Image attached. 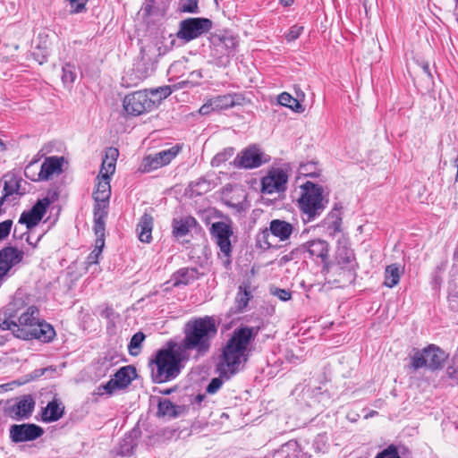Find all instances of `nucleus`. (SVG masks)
<instances>
[{"instance_id": "nucleus-1", "label": "nucleus", "mask_w": 458, "mask_h": 458, "mask_svg": "<svg viewBox=\"0 0 458 458\" xmlns=\"http://www.w3.org/2000/svg\"><path fill=\"white\" fill-rule=\"evenodd\" d=\"M23 294L19 288L13 301L7 306L6 310L10 315L2 322L1 327L12 331L15 337L22 340L38 339L44 343L50 342L55 335V329L50 324L39 318V310L36 306H30L15 319L16 315L13 312L16 306L25 304L22 301Z\"/></svg>"}, {"instance_id": "nucleus-2", "label": "nucleus", "mask_w": 458, "mask_h": 458, "mask_svg": "<svg viewBox=\"0 0 458 458\" xmlns=\"http://www.w3.org/2000/svg\"><path fill=\"white\" fill-rule=\"evenodd\" d=\"M184 337L181 342V351H195L197 357L209 352L212 342L217 335L214 318L205 316L189 320L184 327Z\"/></svg>"}, {"instance_id": "nucleus-3", "label": "nucleus", "mask_w": 458, "mask_h": 458, "mask_svg": "<svg viewBox=\"0 0 458 458\" xmlns=\"http://www.w3.org/2000/svg\"><path fill=\"white\" fill-rule=\"evenodd\" d=\"M253 329L241 327L235 329L223 349L222 361L219 364L220 376L229 379L240 369L242 359L252 338Z\"/></svg>"}, {"instance_id": "nucleus-4", "label": "nucleus", "mask_w": 458, "mask_h": 458, "mask_svg": "<svg viewBox=\"0 0 458 458\" xmlns=\"http://www.w3.org/2000/svg\"><path fill=\"white\" fill-rule=\"evenodd\" d=\"M180 350L176 343L169 341L165 348L156 352L155 359L149 362L153 382H168L180 374L182 362Z\"/></svg>"}, {"instance_id": "nucleus-5", "label": "nucleus", "mask_w": 458, "mask_h": 458, "mask_svg": "<svg viewBox=\"0 0 458 458\" xmlns=\"http://www.w3.org/2000/svg\"><path fill=\"white\" fill-rule=\"evenodd\" d=\"M323 188L312 182H306L300 186L297 205L304 223L314 221L327 208Z\"/></svg>"}, {"instance_id": "nucleus-6", "label": "nucleus", "mask_w": 458, "mask_h": 458, "mask_svg": "<svg viewBox=\"0 0 458 458\" xmlns=\"http://www.w3.org/2000/svg\"><path fill=\"white\" fill-rule=\"evenodd\" d=\"M118 157L119 151L116 148L110 147L106 149L99 174L97 176L96 190L93 192L94 208H107L108 207L111 196L110 181L115 172Z\"/></svg>"}, {"instance_id": "nucleus-7", "label": "nucleus", "mask_w": 458, "mask_h": 458, "mask_svg": "<svg viewBox=\"0 0 458 458\" xmlns=\"http://www.w3.org/2000/svg\"><path fill=\"white\" fill-rule=\"evenodd\" d=\"M157 102L151 98L148 89H140L125 95L123 109L127 116L136 117L152 112Z\"/></svg>"}, {"instance_id": "nucleus-8", "label": "nucleus", "mask_w": 458, "mask_h": 458, "mask_svg": "<svg viewBox=\"0 0 458 458\" xmlns=\"http://www.w3.org/2000/svg\"><path fill=\"white\" fill-rule=\"evenodd\" d=\"M447 356L439 347L430 344L422 350H414L411 356L410 367L414 370L428 368L431 370L443 367Z\"/></svg>"}, {"instance_id": "nucleus-9", "label": "nucleus", "mask_w": 458, "mask_h": 458, "mask_svg": "<svg viewBox=\"0 0 458 458\" xmlns=\"http://www.w3.org/2000/svg\"><path fill=\"white\" fill-rule=\"evenodd\" d=\"M210 234L219 248L218 256L223 259L225 265L231 263L232 243L230 238L233 234L231 225L218 221L212 224Z\"/></svg>"}, {"instance_id": "nucleus-10", "label": "nucleus", "mask_w": 458, "mask_h": 458, "mask_svg": "<svg viewBox=\"0 0 458 458\" xmlns=\"http://www.w3.org/2000/svg\"><path fill=\"white\" fill-rule=\"evenodd\" d=\"M212 25V21L208 18H188L180 22L177 37L191 41L208 32Z\"/></svg>"}, {"instance_id": "nucleus-11", "label": "nucleus", "mask_w": 458, "mask_h": 458, "mask_svg": "<svg viewBox=\"0 0 458 458\" xmlns=\"http://www.w3.org/2000/svg\"><path fill=\"white\" fill-rule=\"evenodd\" d=\"M182 146L176 144L168 149H165L154 155L146 156L141 163L140 170L143 173L159 169L169 165L181 152Z\"/></svg>"}, {"instance_id": "nucleus-12", "label": "nucleus", "mask_w": 458, "mask_h": 458, "mask_svg": "<svg viewBox=\"0 0 458 458\" xmlns=\"http://www.w3.org/2000/svg\"><path fill=\"white\" fill-rule=\"evenodd\" d=\"M135 377V368L132 366H124L121 368L108 382L98 386V394H102L106 393L112 394L116 389H124L131 383Z\"/></svg>"}, {"instance_id": "nucleus-13", "label": "nucleus", "mask_w": 458, "mask_h": 458, "mask_svg": "<svg viewBox=\"0 0 458 458\" xmlns=\"http://www.w3.org/2000/svg\"><path fill=\"white\" fill-rule=\"evenodd\" d=\"M35 407V402L30 395H23L14 402H8L4 407V415L20 421L29 419Z\"/></svg>"}, {"instance_id": "nucleus-14", "label": "nucleus", "mask_w": 458, "mask_h": 458, "mask_svg": "<svg viewBox=\"0 0 458 458\" xmlns=\"http://www.w3.org/2000/svg\"><path fill=\"white\" fill-rule=\"evenodd\" d=\"M50 204L48 198L38 199L30 210L21 213L19 223L25 225L28 229L35 227L44 217Z\"/></svg>"}, {"instance_id": "nucleus-15", "label": "nucleus", "mask_w": 458, "mask_h": 458, "mask_svg": "<svg viewBox=\"0 0 458 458\" xmlns=\"http://www.w3.org/2000/svg\"><path fill=\"white\" fill-rule=\"evenodd\" d=\"M10 438L14 443L33 441L44 434V429L36 424H14L10 428Z\"/></svg>"}, {"instance_id": "nucleus-16", "label": "nucleus", "mask_w": 458, "mask_h": 458, "mask_svg": "<svg viewBox=\"0 0 458 458\" xmlns=\"http://www.w3.org/2000/svg\"><path fill=\"white\" fill-rule=\"evenodd\" d=\"M263 163V153L256 146L242 150L233 160L235 167L245 169L257 168Z\"/></svg>"}, {"instance_id": "nucleus-17", "label": "nucleus", "mask_w": 458, "mask_h": 458, "mask_svg": "<svg viewBox=\"0 0 458 458\" xmlns=\"http://www.w3.org/2000/svg\"><path fill=\"white\" fill-rule=\"evenodd\" d=\"M24 252L16 247L5 246L0 250V280L10 269L23 260Z\"/></svg>"}, {"instance_id": "nucleus-18", "label": "nucleus", "mask_w": 458, "mask_h": 458, "mask_svg": "<svg viewBox=\"0 0 458 458\" xmlns=\"http://www.w3.org/2000/svg\"><path fill=\"white\" fill-rule=\"evenodd\" d=\"M287 180V174L283 170H272L263 177L261 191L267 194L284 191Z\"/></svg>"}, {"instance_id": "nucleus-19", "label": "nucleus", "mask_w": 458, "mask_h": 458, "mask_svg": "<svg viewBox=\"0 0 458 458\" xmlns=\"http://www.w3.org/2000/svg\"><path fill=\"white\" fill-rule=\"evenodd\" d=\"M222 196L227 206L238 210L244 208L247 194L242 186L227 184L222 190Z\"/></svg>"}, {"instance_id": "nucleus-20", "label": "nucleus", "mask_w": 458, "mask_h": 458, "mask_svg": "<svg viewBox=\"0 0 458 458\" xmlns=\"http://www.w3.org/2000/svg\"><path fill=\"white\" fill-rule=\"evenodd\" d=\"M64 163V157L52 156L46 157L41 164L40 171L38 174V180L48 181L55 175L61 174L63 173Z\"/></svg>"}, {"instance_id": "nucleus-21", "label": "nucleus", "mask_w": 458, "mask_h": 458, "mask_svg": "<svg viewBox=\"0 0 458 458\" xmlns=\"http://www.w3.org/2000/svg\"><path fill=\"white\" fill-rule=\"evenodd\" d=\"M238 43L237 37L229 33L212 36V44L216 51L222 55H231L237 47Z\"/></svg>"}, {"instance_id": "nucleus-22", "label": "nucleus", "mask_w": 458, "mask_h": 458, "mask_svg": "<svg viewBox=\"0 0 458 458\" xmlns=\"http://www.w3.org/2000/svg\"><path fill=\"white\" fill-rule=\"evenodd\" d=\"M213 106L216 111L225 110L236 106H242L245 98L241 93H229L212 98Z\"/></svg>"}, {"instance_id": "nucleus-23", "label": "nucleus", "mask_w": 458, "mask_h": 458, "mask_svg": "<svg viewBox=\"0 0 458 458\" xmlns=\"http://www.w3.org/2000/svg\"><path fill=\"white\" fill-rule=\"evenodd\" d=\"M294 225L283 219H273L269 223V232L272 236L277 238L280 242L288 241L293 231Z\"/></svg>"}, {"instance_id": "nucleus-24", "label": "nucleus", "mask_w": 458, "mask_h": 458, "mask_svg": "<svg viewBox=\"0 0 458 458\" xmlns=\"http://www.w3.org/2000/svg\"><path fill=\"white\" fill-rule=\"evenodd\" d=\"M64 413V406L58 400L54 398L43 409L41 418L44 422H54L60 420Z\"/></svg>"}, {"instance_id": "nucleus-25", "label": "nucleus", "mask_w": 458, "mask_h": 458, "mask_svg": "<svg viewBox=\"0 0 458 458\" xmlns=\"http://www.w3.org/2000/svg\"><path fill=\"white\" fill-rule=\"evenodd\" d=\"M157 406L159 417L177 418L186 411L184 405H175L167 398L159 399Z\"/></svg>"}, {"instance_id": "nucleus-26", "label": "nucleus", "mask_w": 458, "mask_h": 458, "mask_svg": "<svg viewBox=\"0 0 458 458\" xmlns=\"http://www.w3.org/2000/svg\"><path fill=\"white\" fill-rule=\"evenodd\" d=\"M307 251L312 258H318L327 266L328 258V243L323 240H312L305 245Z\"/></svg>"}, {"instance_id": "nucleus-27", "label": "nucleus", "mask_w": 458, "mask_h": 458, "mask_svg": "<svg viewBox=\"0 0 458 458\" xmlns=\"http://www.w3.org/2000/svg\"><path fill=\"white\" fill-rule=\"evenodd\" d=\"M198 225L195 217L191 216H186L181 218H174L173 220V234L175 237H183L187 235L191 229Z\"/></svg>"}, {"instance_id": "nucleus-28", "label": "nucleus", "mask_w": 458, "mask_h": 458, "mask_svg": "<svg viewBox=\"0 0 458 458\" xmlns=\"http://www.w3.org/2000/svg\"><path fill=\"white\" fill-rule=\"evenodd\" d=\"M199 274L194 268H181L173 275L174 286L194 284Z\"/></svg>"}, {"instance_id": "nucleus-29", "label": "nucleus", "mask_w": 458, "mask_h": 458, "mask_svg": "<svg viewBox=\"0 0 458 458\" xmlns=\"http://www.w3.org/2000/svg\"><path fill=\"white\" fill-rule=\"evenodd\" d=\"M153 217L149 214H143L138 225L139 240L149 243L152 240Z\"/></svg>"}, {"instance_id": "nucleus-30", "label": "nucleus", "mask_w": 458, "mask_h": 458, "mask_svg": "<svg viewBox=\"0 0 458 458\" xmlns=\"http://www.w3.org/2000/svg\"><path fill=\"white\" fill-rule=\"evenodd\" d=\"M403 273V268L399 264H391L386 267L385 270V286H394L399 281Z\"/></svg>"}, {"instance_id": "nucleus-31", "label": "nucleus", "mask_w": 458, "mask_h": 458, "mask_svg": "<svg viewBox=\"0 0 458 458\" xmlns=\"http://www.w3.org/2000/svg\"><path fill=\"white\" fill-rule=\"evenodd\" d=\"M336 260L343 268H354L357 266L355 262V255L352 250L347 248L338 249Z\"/></svg>"}, {"instance_id": "nucleus-32", "label": "nucleus", "mask_w": 458, "mask_h": 458, "mask_svg": "<svg viewBox=\"0 0 458 458\" xmlns=\"http://www.w3.org/2000/svg\"><path fill=\"white\" fill-rule=\"evenodd\" d=\"M107 216L106 208H94V232L96 236H105V219Z\"/></svg>"}, {"instance_id": "nucleus-33", "label": "nucleus", "mask_w": 458, "mask_h": 458, "mask_svg": "<svg viewBox=\"0 0 458 458\" xmlns=\"http://www.w3.org/2000/svg\"><path fill=\"white\" fill-rule=\"evenodd\" d=\"M277 100L281 106L289 107L290 109H292L293 111H294L296 113L304 112V107L299 102V100L296 99L295 98H293L288 92H282L281 94H279Z\"/></svg>"}, {"instance_id": "nucleus-34", "label": "nucleus", "mask_w": 458, "mask_h": 458, "mask_svg": "<svg viewBox=\"0 0 458 458\" xmlns=\"http://www.w3.org/2000/svg\"><path fill=\"white\" fill-rule=\"evenodd\" d=\"M252 297L253 294L250 288H239V292L235 297V311L242 312L247 308Z\"/></svg>"}, {"instance_id": "nucleus-35", "label": "nucleus", "mask_w": 458, "mask_h": 458, "mask_svg": "<svg viewBox=\"0 0 458 458\" xmlns=\"http://www.w3.org/2000/svg\"><path fill=\"white\" fill-rule=\"evenodd\" d=\"M21 180L13 176L9 181L4 182V194L0 201L4 204V201L13 194H21L20 192Z\"/></svg>"}, {"instance_id": "nucleus-36", "label": "nucleus", "mask_w": 458, "mask_h": 458, "mask_svg": "<svg viewBox=\"0 0 458 458\" xmlns=\"http://www.w3.org/2000/svg\"><path fill=\"white\" fill-rule=\"evenodd\" d=\"M271 233L269 228L260 231L256 237V246L261 250H268L274 246L270 242Z\"/></svg>"}, {"instance_id": "nucleus-37", "label": "nucleus", "mask_w": 458, "mask_h": 458, "mask_svg": "<svg viewBox=\"0 0 458 458\" xmlns=\"http://www.w3.org/2000/svg\"><path fill=\"white\" fill-rule=\"evenodd\" d=\"M51 34L48 31H41L38 36L37 48L47 53L51 48Z\"/></svg>"}, {"instance_id": "nucleus-38", "label": "nucleus", "mask_w": 458, "mask_h": 458, "mask_svg": "<svg viewBox=\"0 0 458 458\" xmlns=\"http://www.w3.org/2000/svg\"><path fill=\"white\" fill-rule=\"evenodd\" d=\"M199 0H180L179 10L181 13H198Z\"/></svg>"}, {"instance_id": "nucleus-39", "label": "nucleus", "mask_w": 458, "mask_h": 458, "mask_svg": "<svg viewBox=\"0 0 458 458\" xmlns=\"http://www.w3.org/2000/svg\"><path fill=\"white\" fill-rule=\"evenodd\" d=\"M145 340V335L138 332L132 335L129 344V351L131 355H137L142 342Z\"/></svg>"}, {"instance_id": "nucleus-40", "label": "nucleus", "mask_w": 458, "mask_h": 458, "mask_svg": "<svg viewBox=\"0 0 458 458\" xmlns=\"http://www.w3.org/2000/svg\"><path fill=\"white\" fill-rule=\"evenodd\" d=\"M77 74L73 65L66 64L63 67L62 81L64 84H72L76 80Z\"/></svg>"}, {"instance_id": "nucleus-41", "label": "nucleus", "mask_w": 458, "mask_h": 458, "mask_svg": "<svg viewBox=\"0 0 458 458\" xmlns=\"http://www.w3.org/2000/svg\"><path fill=\"white\" fill-rule=\"evenodd\" d=\"M148 92H150L151 98L156 97L157 95L159 96L158 99H155L157 102L158 106L163 99L166 98L172 94V89L170 86H163L158 87L157 89H148Z\"/></svg>"}, {"instance_id": "nucleus-42", "label": "nucleus", "mask_w": 458, "mask_h": 458, "mask_svg": "<svg viewBox=\"0 0 458 458\" xmlns=\"http://www.w3.org/2000/svg\"><path fill=\"white\" fill-rule=\"evenodd\" d=\"M13 222L12 219H7L0 223V242L8 238L13 228Z\"/></svg>"}, {"instance_id": "nucleus-43", "label": "nucleus", "mask_w": 458, "mask_h": 458, "mask_svg": "<svg viewBox=\"0 0 458 458\" xmlns=\"http://www.w3.org/2000/svg\"><path fill=\"white\" fill-rule=\"evenodd\" d=\"M303 30H304L303 26H299L297 24L292 26L285 35L286 41L292 42V41L297 39L303 32Z\"/></svg>"}, {"instance_id": "nucleus-44", "label": "nucleus", "mask_w": 458, "mask_h": 458, "mask_svg": "<svg viewBox=\"0 0 458 458\" xmlns=\"http://www.w3.org/2000/svg\"><path fill=\"white\" fill-rule=\"evenodd\" d=\"M375 458H401L397 448L391 445L382 452H380Z\"/></svg>"}, {"instance_id": "nucleus-45", "label": "nucleus", "mask_w": 458, "mask_h": 458, "mask_svg": "<svg viewBox=\"0 0 458 458\" xmlns=\"http://www.w3.org/2000/svg\"><path fill=\"white\" fill-rule=\"evenodd\" d=\"M223 385V381L220 377L213 378L208 386H207V393L215 394L216 393Z\"/></svg>"}, {"instance_id": "nucleus-46", "label": "nucleus", "mask_w": 458, "mask_h": 458, "mask_svg": "<svg viewBox=\"0 0 458 458\" xmlns=\"http://www.w3.org/2000/svg\"><path fill=\"white\" fill-rule=\"evenodd\" d=\"M272 294L278 297L282 301H288L292 297V293L285 288H275Z\"/></svg>"}, {"instance_id": "nucleus-47", "label": "nucleus", "mask_w": 458, "mask_h": 458, "mask_svg": "<svg viewBox=\"0 0 458 458\" xmlns=\"http://www.w3.org/2000/svg\"><path fill=\"white\" fill-rule=\"evenodd\" d=\"M215 111H216V109H215V106H213V102L210 98L200 106L199 113L202 115H207Z\"/></svg>"}, {"instance_id": "nucleus-48", "label": "nucleus", "mask_w": 458, "mask_h": 458, "mask_svg": "<svg viewBox=\"0 0 458 458\" xmlns=\"http://www.w3.org/2000/svg\"><path fill=\"white\" fill-rule=\"evenodd\" d=\"M458 288H453L448 293V300L453 310L458 309Z\"/></svg>"}, {"instance_id": "nucleus-49", "label": "nucleus", "mask_w": 458, "mask_h": 458, "mask_svg": "<svg viewBox=\"0 0 458 458\" xmlns=\"http://www.w3.org/2000/svg\"><path fill=\"white\" fill-rule=\"evenodd\" d=\"M100 316L108 322H114L115 313L112 308L106 306L100 311Z\"/></svg>"}, {"instance_id": "nucleus-50", "label": "nucleus", "mask_w": 458, "mask_h": 458, "mask_svg": "<svg viewBox=\"0 0 458 458\" xmlns=\"http://www.w3.org/2000/svg\"><path fill=\"white\" fill-rule=\"evenodd\" d=\"M102 251L98 249H95L89 254L87 258V264L88 265H93L98 263V259L101 255Z\"/></svg>"}, {"instance_id": "nucleus-51", "label": "nucleus", "mask_w": 458, "mask_h": 458, "mask_svg": "<svg viewBox=\"0 0 458 458\" xmlns=\"http://www.w3.org/2000/svg\"><path fill=\"white\" fill-rule=\"evenodd\" d=\"M331 228L333 229L334 234L342 232V218L340 216H337L332 222Z\"/></svg>"}, {"instance_id": "nucleus-52", "label": "nucleus", "mask_w": 458, "mask_h": 458, "mask_svg": "<svg viewBox=\"0 0 458 458\" xmlns=\"http://www.w3.org/2000/svg\"><path fill=\"white\" fill-rule=\"evenodd\" d=\"M104 246H105V236H97L94 248L98 249L99 250L102 251Z\"/></svg>"}, {"instance_id": "nucleus-53", "label": "nucleus", "mask_w": 458, "mask_h": 458, "mask_svg": "<svg viewBox=\"0 0 458 458\" xmlns=\"http://www.w3.org/2000/svg\"><path fill=\"white\" fill-rule=\"evenodd\" d=\"M293 252H290L288 254H285L284 256H282L279 259H278V264L279 265H284L286 264L287 262L291 261L293 259Z\"/></svg>"}, {"instance_id": "nucleus-54", "label": "nucleus", "mask_w": 458, "mask_h": 458, "mask_svg": "<svg viewBox=\"0 0 458 458\" xmlns=\"http://www.w3.org/2000/svg\"><path fill=\"white\" fill-rule=\"evenodd\" d=\"M72 5V7H74V11L76 13H79L81 12L84 7H85V4L84 3H81V4H79L77 5H75V4L77 3L78 0H68Z\"/></svg>"}, {"instance_id": "nucleus-55", "label": "nucleus", "mask_w": 458, "mask_h": 458, "mask_svg": "<svg viewBox=\"0 0 458 458\" xmlns=\"http://www.w3.org/2000/svg\"><path fill=\"white\" fill-rule=\"evenodd\" d=\"M280 2H281L284 6H290V5L293 3V0H280Z\"/></svg>"}, {"instance_id": "nucleus-56", "label": "nucleus", "mask_w": 458, "mask_h": 458, "mask_svg": "<svg viewBox=\"0 0 458 458\" xmlns=\"http://www.w3.org/2000/svg\"><path fill=\"white\" fill-rule=\"evenodd\" d=\"M454 165H455V166H456V168H457L456 175H455V182H458V158H456V159L454 160Z\"/></svg>"}, {"instance_id": "nucleus-57", "label": "nucleus", "mask_w": 458, "mask_h": 458, "mask_svg": "<svg viewBox=\"0 0 458 458\" xmlns=\"http://www.w3.org/2000/svg\"><path fill=\"white\" fill-rule=\"evenodd\" d=\"M131 449H132V446L130 445L126 448V451H122L121 453H122V454H129Z\"/></svg>"}, {"instance_id": "nucleus-58", "label": "nucleus", "mask_w": 458, "mask_h": 458, "mask_svg": "<svg viewBox=\"0 0 458 458\" xmlns=\"http://www.w3.org/2000/svg\"><path fill=\"white\" fill-rule=\"evenodd\" d=\"M172 391H173L172 389H165V390H164V391H161V393H162V394H171V393H172Z\"/></svg>"}, {"instance_id": "nucleus-59", "label": "nucleus", "mask_w": 458, "mask_h": 458, "mask_svg": "<svg viewBox=\"0 0 458 458\" xmlns=\"http://www.w3.org/2000/svg\"><path fill=\"white\" fill-rule=\"evenodd\" d=\"M3 203L0 201V216L4 213V209L2 208Z\"/></svg>"}, {"instance_id": "nucleus-60", "label": "nucleus", "mask_w": 458, "mask_h": 458, "mask_svg": "<svg viewBox=\"0 0 458 458\" xmlns=\"http://www.w3.org/2000/svg\"><path fill=\"white\" fill-rule=\"evenodd\" d=\"M220 158H221V155L219 154V155H217V156L215 157L214 161H216V160H218V159H220Z\"/></svg>"}, {"instance_id": "nucleus-61", "label": "nucleus", "mask_w": 458, "mask_h": 458, "mask_svg": "<svg viewBox=\"0 0 458 458\" xmlns=\"http://www.w3.org/2000/svg\"><path fill=\"white\" fill-rule=\"evenodd\" d=\"M2 146H3V142H2V140H0V148H2Z\"/></svg>"}, {"instance_id": "nucleus-62", "label": "nucleus", "mask_w": 458, "mask_h": 458, "mask_svg": "<svg viewBox=\"0 0 458 458\" xmlns=\"http://www.w3.org/2000/svg\"><path fill=\"white\" fill-rule=\"evenodd\" d=\"M456 258H458V251L455 253Z\"/></svg>"}]
</instances>
